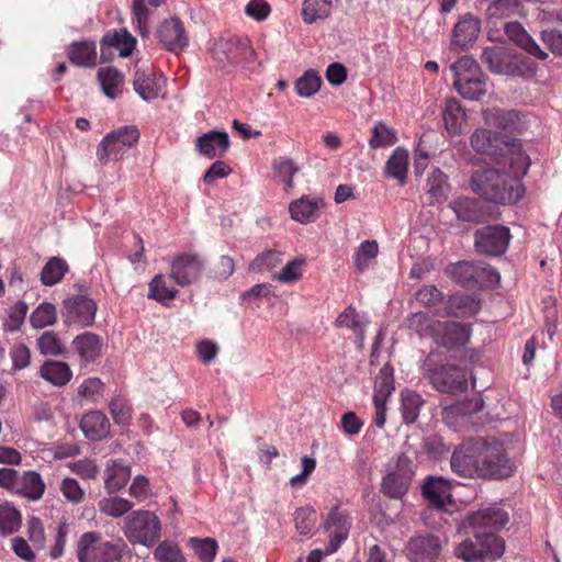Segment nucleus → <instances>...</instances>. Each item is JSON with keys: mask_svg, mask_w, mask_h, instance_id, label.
Here are the masks:
<instances>
[{"mask_svg": "<svg viewBox=\"0 0 562 562\" xmlns=\"http://www.w3.org/2000/svg\"><path fill=\"white\" fill-rule=\"evenodd\" d=\"M98 79L100 81L103 93L114 100L122 93L124 82L122 74L114 67H102L98 70Z\"/></svg>", "mask_w": 562, "mask_h": 562, "instance_id": "nucleus-35", "label": "nucleus"}, {"mask_svg": "<svg viewBox=\"0 0 562 562\" xmlns=\"http://www.w3.org/2000/svg\"><path fill=\"white\" fill-rule=\"evenodd\" d=\"M60 492L64 497L72 504L83 502L86 496L83 488L79 485L78 481L72 477H65L61 481Z\"/></svg>", "mask_w": 562, "mask_h": 562, "instance_id": "nucleus-55", "label": "nucleus"}, {"mask_svg": "<svg viewBox=\"0 0 562 562\" xmlns=\"http://www.w3.org/2000/svg\"><path fill=\"white\" fill-rule=\"evenodd\" d=\"M504 541L495 533L474 532L472 539H465L454 549L458 559L464 562H488L502 557Z\"/></svg>", "mask_w": 562, "mask_h": 562, "instance_id": "nucleus-4", "label": "nucleus"}, {"mask_svg": "<svg viewBox=\"0 0 562 562\" xmlns=\"http://www.w3.org/2000/svg\"><path fill=\"white\" fill-rule=\"evenodd\" d=\"M304 260L295 259L288 262L280 272L273 274V279L283 282L290 283L299 280L302 277V266Z\"/></svg>", "mask_w": 562, "mask_h": 562, "instance_id": "nucleus-58", "label": "nucleus"}, {"mask_svg": "<svg viewBox=\"0 0 562 562\" xmlns=\"http://www.w3.org/2000/svg\"><path fill=\"white\" fill-rule=\"evenodd\" d=\"M322 85L321 76L313 69L306 70L296 81L295 91L302 98H310L318 92Z\"/></svg>", "mask_w": 562, "mask_h": 562, "instance_id": "nucleus-47", "label": "nucleus"}, {"mask_svg": "<svg viewBox=\"0 0 562 562\" xmlns=\"http://www.w3.org/2000/svg\"><path fill=\"white\" fill-rule=\"evenodd\" d=\"M351 522L349 518L338 508H333L325 522V529L329 537L327 553L335 552L347 539Z\"/></svg>", "mask_w": 562, "mask_h": 562, "instance_id": "nucleus-21", "label": "nucleus"}, {"mask_svg": "<svg viewBox=\"0 0 562 562\" xmlns=\"http://www.w3.org/2000/svg\"><path fill=\"white\" fill-rule=\"evenodd\" d=\"M205 269L204 260L196 254L177 255L170 263L169 279L179 286L196 283Z\"/></svg>", "mask_w": 562, "mask_h": 562, "instance_id": "nucleus-12", "label": "nucleus"}, {"mask_svg": "<svg viewBox=\"0 0 562 562\" xmlns=\"http://www.w3.org/2000/svg\"><path fill=\"white\" fill-rule=\"evenodd\" d=\"M483 117L487 128L476 130L471 140H495L497 137L520 134L527 128L526 116L516 111L486 109Z\"/></svg>", "mask_w": 562, "mask_h": 562, "instance_id": "nucleus-2", "label": "nucleus"}, {"mask_svg": "<svg viewBox=\"0 0 562 562\" xmlns=\"http://www.w3.org/2000/svg\"><path fill=\"white\" fill-rule=\"evenodd\" d=\"M110 412L119 425H126L130 420V408L122 397H114L110 402Z\"/></svg>", "mask_w": 562, "mask_h": 562, "instance_id": "nucleus-63", "label": "nucleus"}, {"mask_svg": "<svg viewBox=\"0 0 562 562\" xmlns=\"http://www.w3.org/2000/svg\"><path fill=\"white\" fill-rule=\"evenodd\" d=\"M165 79L150 67L136 65L133 86L136 93L146 102L159 97Z\"/></svg>", "mask_w": 562, "mask_h": 562, "instance_id": "nucleus-19", "label": "nucleus"}, {"mask_svg": "<svg viewBox=\"0 0 562 562\" xmlns=\"http://www.w3.org/2000/svg\"><path fill=\"white\" fill-rule=\"evenodd\" d=\"M510 52L503 46H488L483 49L482 60L494 74L505 75Z\"/></svg>", "mask_w": 562, "mask_h": 562, "instance_id": "nucleus-38", "label": "nucleus"}, {"mask_svg": "<svg viewBox=\"0 0 562 562\" xmlns=\"http://www.w3.org/2000/svg\"><path fill=\"white\" fill-rule=\"evenodd\" d=\"M442 117L448 134L453 137L461 133L465 122V112L458 100L447 99L442 110Z\"/></svg>", "mask_w": 562, "mask_h": 562, "instance_id": "nucleus-31", "label": "nucleus"}, {"mask_svg": "<svg viewBox=\"0 0 562 562\" xmlns=\"http://www.w3.org/2000/svg\"><path fill=\"white\" fill-rule=\"evenodd\" d=\"M27 313V304L23 301L18 302L10 311L9 317L4 323V328L9 331L19 330Z\"/></svg>", "mask_w": 562, "mask_h": 562, "instance_id": "nucleus-61", "label": "nucleus"}, {"mask_svg": "<svg viewBox=\"0 0 562 562\" xmlns=\"http://www.w3.org/2000/svg\"><path fill=\"white\" fill-rule=\"evenodd\" d=\"M445 187V173L438 168L434 169L427 179V193L435 200L439 201L441 198H443Z\"/></svg>", "mask_w": 562, "mask_h": 562, "instance_id": "nucleus-57", "label": "nucleus"}, {"mask_svg": "<svg viewBox=\"0 0 562 562\" xmlns=\"http://www.w3.org/2000/svg\"><path fill=\"white\" fill-rule=\"evenodd\" d=\"M452 484L442 476H428L423 485V495L429 504L438 509L452 503Z\"/></svg>", "mask_w": 562, "mask_h": 562, "instance_id": "nucleus-20", "label": "nucleus"}, {"mask_svg": "<svg viewBox=\"0 0 562 562\" xmlns=\"http://www.w3.org/2000/svg\"><path fill=\"white\" fill-rule=\"evenodd\" d=\"M57 322L56 306L49 302L41 303L30 316V323L33 328L42 329L53 326Z\"/></svg>", "mask_w": 562, "mask_h": 562, "instance_id": "nucleus-42", "label": "nucleus"}, {"mask_svg": "<svg viewBox=\"0 0 562 562\" xmlns=\"http://www.w3.org/2000/svg\"><path fill=\"white\" fill-rule=\"evenodd\" d=\"M481 451L482 438L462 442L451 456L452 472L461 477H477Z\"/></svg>", "mask_w": 562, "mask_h": 562, "instance_id": "nucleus-10", "label": "nucleus"}, {"mask_svg": "<svg viewBox=\"0 0 562 562\" xmlns=\"http://www.w3.org/2000/svg\"><path fill=\"white\" fill-rule=\"evenodd\" d=\"M408 153L402 147L394 150L393 155L386 161L385 170L389 177L404 183L407 176Z\"/></svg>", "mask_w": 562, "mask_h": 562, "instance_id": "nucleus-39", "label": "nucleus"}, {"mask_svg": "<svg viewBox=\"0 0 562 562\" xmlns=\"http://www.w3.org/2000/svg\"><path fill=\"white\" fill-rule=\"evenodd\" d=\"M282 261V252L277 250H265L259 254L249 265L250 270L256 272L270 271Z\"/></svg>", "mask_w": 562, "mask_h": 562, "instance_id": "nucleus-51", "label": "nucleus"}, {"mask_svg": "<svg viewBox=\"0 0 562 562\" xmlns=\"http://www.w3.org/2000/svg\"><path fill=\"white\" fill-rule=\"evenodd\" d=\"M178 291L167 285V279L162 274H157L149 283L148 297H151L160 303H166L173 300Z\"/></svg>", "mask_w": 562, "mask_h": 562, "instance_id": "nucleus-48", "label": "nucleus"}, {"mask_svg": "<svg viewBox=\"0 0 562 562\" xmlns=\"http://www.w3.org/2000/svg\"><path fill=\"white\" fill-rule=\"evenodd\" d=\"M40 375L55 386H64L70 381L72 372L66 362L46 360L40 368Z\"/></svg>", "mask_w": 562, "mask_h": 562, "instance_id": "nucleus-30", "label": "nucleus"}, {"mask_svg": "<svg viewBox=\"0 0 562 562\" xmlns=\"http://www.w3.org/2000/svg\"><path fill=\"white\" fill-rule=\"evenodd\" d=\"M40 352L46 357H66L68 348L65 340L55 330L44 331L37 339Z\"/></svg>", "mask_w": 562, "mask_h": 562, "instance_id": "nucleus-34", "label": "nucleus"}, {"mask_svg": "<svg viewBox=\"0 0 562 562\" xmlns=\"http://www.w3.org/2000/svg\"><path fill=\"white\" fill-rule=\"evenodd\" d=\"M215 58L229 64L251 66L257 59L250 40L246 36H231L220 40L214 47Z\"/></svg>", "mask_w": 562, "mask_h": 562, "instance_id": "nucleus-9", "label": "nucleus"}, {"mask_svg": "<svg viewBox=\"0 0 562 562\" xmlns=\"http://www.w3.org/2000/svg\"><path fill=\"white\" fill-rule=\"evenodd\" d=\"M338 0H304L302 4V20L305 24H313L317 20L330 16Z\"/></svg>", "mask_w": 562, "mask_h": 562, "instance_id": "nucleus-29", "label": "nucleus"}, {"mask_svg": "<svg viewBox=\"0 0 562 562\" xmlns=\"http://www.w3.org/2000/svg\"><path fill=\"white\" fill-rule=\"evenodd\" d=\"M454 76L453 86L459 94L468 100H479L486 92V77L476 60L463 56L450 66Z\"/></svg>", "mask_w": 562, "mask_h": 562, "instance_id": "nucleus-3", "label": "nucleus"}, {"mask_svg": "<svg viewBox=\"0 0 562 562\" xmlns=\"http://www.w3.org/2000/svg\"><path fill=\"white\" fill-rule=\"evenodd\" d=\"M136 41L126 31L108 33L101 41L102 47H114L119 49L121 57H127L132 54Z\"/></svg>", "mask_w": 562, "mask_h": 562, "instance_id": "nucleus-40", "label": "nucleus"}, {"mask_svg": "<svg viewBox=\"0 0 562 562\" xmlns=\"http://www.w3.org/2000/svg\"><path fill=\"white\" fill-rule=\"evenodd\" d=\"M133 15L139 34L146 36L149 33V11L145 0L133 1Z\"/></svg>", "mask_w": 562, "mask_h": 562, "instance_id": "nucleus-59", "label": "nucleus"}, {"mask_svg": "<svg viewBox=\"0 0 562 562\" xmlns=\"http://www.w3.org/2000/svg\"><path fill=\"white\" fill-rule=\"evenodd\" d=\"M318 209V200L312 199L310 196H303L291 202L289 205V212L292 220L301 224L314 222L317 217Z\"/></svg>", "mask_w": 562, "mask_h": 562, "instance_id": "nucleus-33", "label": "nucleus"}, {"mask_svg": "<svg viewBox=\"0 0 562 562\" xmlns=\"http://www.w3.org/2000/svg\"><path fill=\"white\" fill-rule=\"evenodd\" d=\"M505 34L516 45L521 47L528 54L535 56L540 60L548 58V54L543 52L533 38L526 32V30L518 22H509L505 25Z\"/></svg>", "mask_w": 562, "mask_h": 562, "instance_id": "nucleus-25", "label": "nucleus"}, {"mask_svg": "<svg viewBox=\"0 0 562 562\" xmlns=\"http://www.w3.org/2000/svg\"><path fill=\"white\" fill-rule=\"evenodd\" d=\"M45 492V483L41 475L33 471L24 472L20 476L18 494L31 501H38Z\"/></svg>", "mask_w": 562, "mask_h": 562, "instance_id": "nucleus-37", "label": "nucleus"}, {"mask_svg": "<svg viewBox=\"0 0 562 562\" xmlns=\"http://www.w3.org/2000/svg\"><path fill=\"white\" fill-rule=\"evenodd\" d=\"M68 467L71 470V472L81 476L85 480L94 479L99 472V469L94 461L89 459L70 462Z\"/></svg>", "mask_w": 562, "mask_h": 562, "instance_id": "nucleus-62", "label": "nucleus"}, {"mask_svg": "<svg viewBox=\"0 0 562 562\" xmlns=\"http://www.w3.org/2000/svg\"><path fill=\"white\" fill-rule=\"evenodd\" d=\"M133 508V504L123 497H105L99 502V509L106 516L120 518Z\"/></svg>", "mask_w": 562, "mask_h": 562, "instance_id": "nucleus-46", "label": "nucleus"}, {"mask_svg": "<svg viewBox=\"0 0 562 562\" xmlns=\"http://www.w3.org/2000/svg\"><path fill=\"white\" fill-rule=\"evenodd\" d=\"M157 35L164 48L172 53L183 50L189 44L184 25L178 18L164 20L157 30Z\"/></svg>", "mask_w": 562, "mask_h": 562, "instance_id": "nucleus-18", "label": "nucleus"}, {"mask_svg": "<svg viewBox=\"0 0 562 562\" xmlns=\"http://www.w3.org/2000/svg\"><path fill=\"white\" fill-rule=\"evenodd\" d=\"M422 405H423V400L417 393H414V392H403L402 393L401 411H402L403 419L406 424H412L417 419Z\"/></svg>", "mask_w": 562, "mask_h": 562, "instance_id": "nucleus-50", "label": "nucleus"}, {"mask_svg": "<svg viewBox=\"0 0 562 562\" xmlns=\"http://www.w3.org/2000/svg\"><path fill=\"white\" fill-rule=\"evenodd\" d=\"M22 522L20 512L10 504L0 505V535L9 536L16 532Z\"/></svg>", "mask_w": 562, "mask_h": 562, "instance_id": "nucleus-43", "label": "nucleus"}, {"mask_svg": "<svg viewBox=\"0 0 562 562\" xmlns=\"http://www.w3.org/2000/svg\"><path fill=\"white\" fill-rule=\"evenodd\" d=\"M537 65L525 56L510 55L505 75L512 77L531 78L536 75Z\"/></svg>", "mask_w": 562, "mask_h": 562, "instance_id": "nucleus-45", "label": "nucleus"}, {"mask_svg": "<svg viewBox=\"0 0 562 562\" xmlns=\"http://www.w3.org/2000/svg\"><path fill=\"white\" fill-rule=\"evenodd\" d=\"M379 251L378 243L374 240H366L360 244L355 254V267L358 271L366 270L375 259Z\"/></svg>", "mask_w": 562, "mask_h": 562, "instance_id": "nucleus-49", "label": "nucleus"}, {"mask_svg": "<svg viewBox=\"0 0 562 562\" xmlns=\"http://www.w3.org/2000/svg\"><path fill=\"white\" fill-rule=\"evenodd\" d=\"M481 30V22L470 13L464 14L453 27L451 45L453 48H464L473 43Z\"/></svg>", "mask_w": 562, "mask_h": 562, "instance_id": "nucleus-23", "label": "nucleus"}, {"mask_svg": "<svg viewBox=\"0 0 562 562\" xmlns=\"http://www.w3.org/2000/svg\"><path fill=\"white\" fill-rule=\"evenodd\" d=\"M123 531L132 543L150 547L160 537V522L154 513L136 510L126 518Z\"/></svg>", "mask_w": 562, "mask_h": 562, "instance_id": "nucleus-7", "label": "nucleus"}, {"mask_svg": "<svg viewBox=\"0 0 562 562\" xmlns=\"http://www.w3.org/2000/svg\"><path fill=\"white\" fill-rule=\"evenodd\" d=\"M429 336L438 346L453 348L468 342L471 331L469 326L454 322H437L428 325Z\"/></svg>", "mask_w": 562, "mask_h": 562, "instance_id": "nucleus-15", "label": "nucleus"}, {"mask_svg": "<svg viewBox=\"0 0 562 562\" xmlns=\"http://www.w3.org/2000/svg\"><path fill=\"white\" fill-rule=\"evenodd\" d=\"M154 558L158 562H184V557L177 543L164 541L154 551Z\"/></svg>", "mask_w": 562, "mask_h": 562, "instance_id": "nucleus-52", "label": "nucleus"}, {"mask_svg": "<svg viewBox=\"0 0 562 562\" xmlns=\"http://www.w3.org/2000/svg\"><path fill=\"white\" fill-rule=\"evenodd\" d=\"M406 550L415 561L435 559L441 551V541L434 535H420L408 541Z\"/></svg>", "mask_w": 562, "mask_h": 562, "instance_id": "nucleus-22", "label": "nucleus"}, {"mask_svg": "<svg viewBox=\"0 0 562 562\" xmlns=\"http://www.w3.org/2000/svg\"><path fill=\"white\" fill-rule=\"evenodd\" d=\"M475 248L490 256L503 255L509 244V229L503 225L485 226L475 232Z\"/></svg>", "mask_w": 562, "mask_h": 562, "instance_id": "nucleus-14", "label": "nucleus"}, {"mask_svg": "<svg viewBox=\"0 0 562 562\" xmlns=\"http://www.w3.org/2000/svg\"><path fill=\"white\" fill-rule=\"evenodd\" d=\"M99 533L90 531L83 533L77 543L78 562H114L121 559L125 543L100 541Z\"/></svg>", "mask_w": 562, "mask_h": 562, "instance_id": "nucleus-5", "label": "nucleus"}, {"mask_svg": "<svg viewBox=\"0 0 562 562\" xmlns=\"http://www.w3.org/2000/svg\"><path fill=\"white\" fill-rule=\"evenodd\" d=\"M417 302L426 307H436L443 300V294L435 285H425L415 295Z\"/></svg>", "mask_w": 562, "mask_h": 562, "instance_id": "nucleus-60", "label": "nucleus"}, {"mask_svg": "<svg viewBox=\"0 0 562 562\" xmlns=\"http://www.w3.org/2000/svg\"><path fill=\"white\" fill-rule=\"evenodd\" d=\"M72 348L78 353L81 362H93L100 357L102 340L98 335L86 331L75 337Z\"/></svg>", "mask_w": 562, "mask_h": 562, "instance_id": "nucleus-26", "label": "nucleus"}, {"mask_svg": "<svg viewBox=\"0 0 562 562\" xmlns=\"http://www.w3.org/2000/svg\"><path fill=\"white\" fill-rule=\"evenodd\" d=\"M85 436L91 440H101L110 432V422L100 411L87 413L80 422Z\"/></svg>", "mask_w": 562, "mask_h": 562, "instance_id": "nucleus-27", "label": "nucleus"}, {"mask_svg": "<svg viewBox=\"0 0 562 562\" xmlns=\"http://www.w3.org/2000/svg\"><path fill=\"white\" fill-rule=\"evenodd\" d=\"M449 276L462 286H475L490 277V281L498 282L501 277L491 267L475 265L469 261H461L449 266Z\"/></svg>", "mask_w": 562, "mask_h": 562, "instance_id": "nucleus-16", "label": "nucleus"}, {"mask_svg": "<svg viewBox=\"0 0 562 562\" xmlns=\"http://www.w3.org/2000/svg\"><path fill=\"white\" fill-rule=\"evenodd\" d=\"M131 477V469L120 460H111L104 470V485L109 493L123 488Z\"/></svg>", "mask_w": 562, "mask_h": 562, "instance_id": "nucleus-28", "label": "nucleus"}, {"mask_svg": "<svg viewBox=\"0 0 562 562\" xmlns=\"http://www.w3.org/2000/svg\"><path fill=\"white\" fill-rule=\"evenodd\" d=\"M97 303L85 294H76L63 302L61 316L67 325L91 326L95 318Z\"/></svg>", "mask_w": 562, "mask_h": 562, "instance_id": "nucleus-11", "label": "nucleus"}, {"mask_svg": "<svg viewBox=\"0 0 562 562\" xmlns=\"http://www.w3.org/2000/svg\"><path fill=\"white\" fill-rule=\"evenodd\" d=\"M70 61L79 67H93L97 63V46L94 42H74L68 50Z\"/></svg>", "mask_w": 562, "mask_h": 562, "instance_id": "nucleus-32", "label": "nucleus"}, {"mask_svg": "<svg viewBox=\"0 0 562 562\" xmlns=\"http://www.w3.org/2000/svg\"><path fill=\"white\" fill-rule=\"evenodd\" d=\"M508 514L497 506L481 508L467 518L473 532L494 533L493 531L503 528L508 522Z\"/></svg>", "mask_w": 562, "mask_h": 562, "instance_id": "nucleus-17", "label": "nucleus"}, {"mask_svg": "<svg viewBox=\"0 0 562 562\" xmlns=\"http://www.w3.org/2000/svg\"><path fill=\"white\" fill-rule=\"evenodd\" d=\"M273 169L278 177L285 183L286 190L294 187L293 176L300 170L291 159L280 157L273 161Z\"/></svg>", "mask_w": 562, "mask_h": 562, "instance_id": "nucleus-53", "label": "nucleus"}, {"mask_svg": "<svg viewBox=\"0 0 562 562\" xmlns=\"http://www.w3.org/2000/svg\"><path fill=\"white\" fill-rule=\"evenodd\" d=\"M12 367L14 370H22L30 366L31 351L25 345L15 346L11 352Z\"/></svg>", "mask_w": 562, "mask_h": 562, "instance_id": "nucleus-64", "label": "nucleus"}, {"mask_svg": "<svg viewBox=\"0 0 562 562\" xmlns=\"http://www.w3.org/2000/svg\"><path fill=\"white\" fill-rule=\"evenodd\" d=\"M394 390L393 368L386 363L380 369L375 378L373 398L387 400Z\"/></svg>", "mask_w": 562, "mask_h": 562, "instance_id": "nucleus-44", "label": "nucleus"}, {"mask_svg": "<svg viewBox=\"0 0 562 562\" xmlns=\"http://www.w3.org/2000/svg\"><path fill=\"white\" fill-rule=\"evenodd\" d=\"M476 154L473 160L491 165V168L476 170L471 177V188L486 200L510 204L524 195L520 182L530 161L520 148V143H471Z\"/></svg>", "mask_w": 562, "mask_h": 562, "instance_id": "nucleus-1", "label": "nucleus"}, {"mask_svg": "<svg viewBox=\"0 0 562 562\" xmlns=\"http://www.w3.org/2000/svg\"><path fill=\"white\" fill-rule=\"evenodd\" d=\"M430 384L439 392L457 394L468 387V373L456 366H438L428 370Z\"/></svg>", "mask_w": 562, "mask_h": 562, "instance_id": "nucleus-13", "label": "nucleus"}, {"mask_svg": "<svg viewBox=\"0 0 562 562\" xmlns=\"http://www.w3.org/2000/svg\"><path fill=\"white\" fill-rule=\"evenodd\" d=\"M67 271L68 263L63 258L53 257L43 267L41 281L46 286H53L61 281Z\"/></svg>", "mask_w": 562, "mask_h": 562, "instance_id": "nucleus-41", "label": "nucleus"}, {"mask_svg": "<svg viewBox=\"0 0 562 562\" xmlns=\"http://www.w3.org/2000/svg\"><path fill=\"white\" fill-rule=\"evenodd\" d=\"M369 324V319L364 314L357 312L353 306H348L341 312L335 321L337 327H346L350 329L355 337L358 348H362L364 344V330Z\"/></svg>", "mask_w": 562, "mask_h": 562, "instance_id": "nucleus-24", "label": "nucleus"}, {"mask_svg": "<svg viewBox=\"0 0 562 562\" xmlns=\"http://www.w3.org/2000/svg\"><path fill=\"white\" fill-rule=\"evenodd\" d=\"M414 474L413 463L406 456H398L389 463V472L383 479L382 491L391 498H402Z\"/></svg>", "mask_w": 562, "mask_h": 562, "instance_id": "nucleus-8", "label": "nucleus"}, {"mask_svg": "<svg viewBox=\"0 0 562 562\" xmlns=\"http://www.w3.org/2000/svg\"><path fill=\"white\" fill-rule=\"evenodd\" d=\"M513 473V463L504 446L495 438H482L481 461L477 477L504 479Z\"/></svg>", "mask_w": 562, "mask_h": 562, "instance_id": "nucleus-6", "label": "nucleus"}, {"mask_svg": "<svg viewBox=\"0 0 562 562\" xmlns=\"http://www.w3.org/2000/svg\"><path fill=\"white\" fill-rule=\"evenodd\" d=\"M296 531L304 537L312 535L316 522V513L311 508H300L295 512Z\"/></svg>", "mask_w": 562, "mask_h": 562, "instance_id": "nucleus-54", "label": "nucleus"}, {"mask_svg": "<svg viewBox=\"0 0 562 562\" xmlns=\"http://www.w3.org/2000/svg\"><path fill=\"white\" fill-rule=\"evenodd\" d=\"M192 546L202 562H213L216 551L217 543L212 538L205 539H191Z\"/></svg>", "mask_w": 562, "mask_h": 562, "instance_id": "nucleus-56", "label": "nucleus"}, {"mask_svg": "<svg viewBox=\"0 0 562 562\" xmlns=\"http://www.w3.org/2000/svg\"><path fill=\"white\" fill-rule=\"evenodd\" d=\"M449 206L457 217L463 222L477 223L484 217L480 203L469 198H459L452 201Z\"/></svg>", "mask_w": 562, "mask_h": 562, "instance_id": "nucleus-36", "label": "nucleus"}]
</instances>
